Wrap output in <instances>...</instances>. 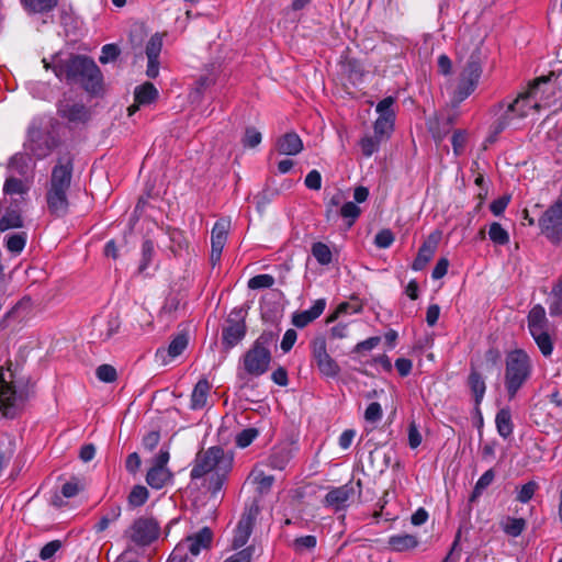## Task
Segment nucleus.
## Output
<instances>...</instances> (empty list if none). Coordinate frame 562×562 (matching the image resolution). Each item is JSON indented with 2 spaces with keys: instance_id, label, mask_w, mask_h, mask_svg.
Segmentation results:
<instances>
[{
  "instance_id": "obj_1",
  "label": "nucleus",
  "mask_w": 562,
  "mask_h": 562,
  "mask_svg": "<svg viewBox=\"0 0 562 562\" xmlns=\"http://www.w3.org/2000/svg\"><path fill=\"white\" fill-rule=\"evenodd\" d=\"M234 454L223 448L214 446L196 454L191 470V479L198 480L207 476L210 488L218 492L233 468Z\"/></svg>"
},
{
  "instance_id": "obj_2",
  "label": "nucleus",
  "mask_w": 562,
  "mask_h": 562,
  "mask_svg": "<svg viewBox=\"0 0 562 562\" xmlns=\"http://www.w3.org/2000/svg\"><path fill=\"white\" fill-rule=\"evenodd\" d=\"M44 67L53 68L55 76L60 80L79 81L86 90L95 92L100 88L101 71L97 64L82 56H71L67 60H61L59 57H54L52 64L43 60Z\"/></svg>"
},
{
  "instance_id": "obj_3",
  "label": "nucleus",
  "mask_w": 562,
  "mask_h": 562,
  "mask_svg": "<svg viewBox=\"0 0 562 562\" xmlns=\"http://www.w3.org/2000/svg\"><path fill=\"white\" fill-rule=\"evenodd\" d=\"M271 337L262 334L239 360L237 376L244 382L263 375L271 363L269 345Z\"/></svg>"
},
{
  "instance_id": "obj_4",
  "label": "nucleus",
  "mask_w": 562,
  "mask_h": 562,
  "mask_svg": "<svg viewBox=\"0 0 562 562\" xmlns=\"http://www.w3.org/2000/svg\"><path fill=\"white\" fill-rule=\"evenodd\" d=\"M532 364L529 356L521 349L507 353L505 361V387L508 397L516 396L531 375Z\"/></svg>"
},
{
  "instance_id": "obj_5",
  "label": "nucleus",
  "mask_w": 562,
  "mask_h": 562,
  "mask_svg": "<svg viewBox=\"0 0 562 562\" xmlns=\"http://www.w3.org/2000/svg\"><path fill=\"white\" fill-rule=\"evenodd\" d=\"M25 396L13 385V373L10 369H0V414L13 418L23 408Z\"/></svg>"
},
{
  "instance_id": "obj_6",
  "label": "nucleus",
  "mask_w": 562,
  "mask_h": 562,
  "mask_svg": "<svg viewBox=\"0 0 562 562\" xmlns=\"http://www.w3.org/2000/svg\"><path fill=\"white\" fill-rule=\"evenodd\" d=\"M212 542V531L204 527L199 532L188 536L180 541L171 552L167 562H192L189 557H196L203 549L210 547Z\"/></svg>"
},
{
  "instance_id": "obj_7",
  "label": "nucleus",
  "mask_w": 562,
  "mask_h": 562,
  "mask_svg": "<svg viewBox=\"0 0 562 562\" xmlns=\"http://www.w3.org/2000/svg\"><path fill=\"white\" fill-rule=\"evenodd\" d=\"M482 69L479 63L470 60L460 72L459 78L453 87H451V101L454 104L461 103L475 90Z\"/></svg>"
},
{
  "instance_id": "obj_8",
  "label": "nucleus",
  "mask_w": 562,
  "mask_h": 562,
  "mask_svg": "<svg viewBox=\"0 0 562 562\" xmlns=\"http://www.w3.org/2000/svg\"><path fill=\"white\" fill-rule=\"evenodd\" d=\"M533 108L538 112L544 109H550L557 104L558 87L550 77L538 78L526 91Z\"/></svg>"
},
{
  "instance_id": "obj_9",
  "label": "nucleus",
  "mask_w": 562,
  "mask_h": 562,
  "mask_svg": "<svg viewBox=\"0 0 562 562\" xmlns=\"http://www.w3.org/2000/svg\"><path fill=\"white\" fill-rule=\"evenodd\" d=\"M539 228L552 244L562 241V201L551 204L538 220Z\"/></svg>"
},
{
  "instance_id": "obj_10",
  "label": "nucleus",
  "mask_w": 562,
  "mask_h": 562,
  "mask_svg": "<svg viewBox=\"0 0 562 562\" xmlns=\"http://www.w3.org/2000/svg\"><path fill=\"white\" fill-rule=\"evenodd\" d=\"M53 143L49 136L43 130L32 124L27 131V138L24 143V150L31 157L43 159L50 154Z\"/></svg>"
},
{
  "instance_id": "obj_11",
  "label": "nucleus",
  "mask_w": 562,
  "mask_h": 562,
  "mask_svg": "<svg viewBox=\"0 0 562 562\" xmlns=\"http://www.w3.org/2000/svg\"><path fill=\"white\" fill-rule=\"evenodd\" d=\"M125 533L134 543L147 546L157 539L159 526L151 518H138Z\"/></svg>"
},
{
  "instance_id": "obj_12",
  "label": "nucleus",
  "mask_w": 562,
  "mask_h": 562,
  "mask_svg": "<svg viewBox=\"0 0 562 562\" xmlns=\"http://www.w3.org/2000/svg\"><path fill=\"white\" fill-rule=\"evenodd\" d=\"M312 355L322 374L333 378L339 373V366L327 352L325 338L317 337L312 341Z\"/></svg>"
},
{
  "instance_id": "obj_13",
  "label": "nucleus",
  "mask_w": 562,
  "mask_h": 562,
  "mask_svg": "<svg viewBox=\"0 0 562 562\" xmlns=\"http://www.w3.org/2000/svg\"><path fill=\"white\" fill-rule=\"evenodd\" d=\"M357 494H360V482H349L330 490L325 496V504L335 510H340L346 508Z\"/></svg>"
},
{
  "instance_id": "obj_14",
  "label": "nucleus",
  "mask_w": 562,
  "mask_h": 562,
  "mask_svg": "<svg viewBox=\"0 0 562 562\" xmlns=\"http://www.w3.org/2000/svg\"><path fill=\"white\" fill-rule=\"evenodd\" d=\"M231 229V220L226 217L220 218L213 226L211 232V261L216 265L221 260V256L227 241L228 232Z\"/></svg>"
},
{
  "instance_id": "obj_15",
  "label": "nucleus",
  "mask_w": 562,
  "mask_h": 562,
  "mask_svg": "<svg viewBox=\"0 0 562 562\" xmlns=\"http://www.w3.org/2000/svg\"><path fill=\"white\" fill-rule=\"evenodd\" d=\"M517 114L512 102L501 103L495 110V120L492 125L494 134H499L508 127H520L522 120Z\"/></svg>"
},
{
  "instance_id": "obj_16",
  "label": "nucleus",
  "mask_w": 562,
  "mask_h": 562,
  "mask_svg": "<svg viewBox=\"0 0 562 562\" xmlns=\"http://www.w3.org/2000/svg\"><path fill=\"white\" fill-rule=\"evenodd\" d=\"M189 336L187 333L177 334L167 348H159L156 351V359L166 366L179 357L188 347Z\"/></svg>"
},
{
  "instance_id": "obj_17",
  "label": "nucleus",
  "mask_w": 562,
  "mask_h": 562,
  "mask_svg": "<svg viewBox=\"0 0 562 562\" xmlns=\"http://www.w3.org/2000/svg\"><path fill=\"white\" fill-rule=\"evenodd\" d=\"M164 36L155 33L150 36L146 44L145 53L148 59L146 75L149 78H156L159 74V55L162 49Z\"/></svg>"
},
{
  "instance_id": "obj_18",
  "label": "nucleus",
  "mask_w": 562,
  "mask_h": 562,
  "mask_svg": "<svg viewBox=\"0 0 562 562\" xmlns=\"http://www.w3.org/2000/svg\"><path fill=\"white\" fill-rule=\"evenodd\" d=\"M158 90L151 82H145L137 86L134 90V104L127 108L128 116L134 115L139 106L149 105L155 102L158 98Z\"/></svg>"
},
{
  "instance_id": "obj_19",
  "label": "nucleus",
  "mask_w": 562,
  "mask_h": 562,
  "mask_svg": "<svg viewBox=\"0 0 562 562\" xmlns=\"http://www.w3.org/2000/svg\"><path fill=\"white\" fill-rule=\"evenodd\" d=\"M32 157L27 153H16L13 155L7 166V175L31 178L33 180Z\"/></svg>"
},
{
  "instance_id": "obj_20",
  "label": "nucleus",
  "mask_w": 562,
  "mask_h": 562,
  "mask_svg": "<svg viewBox=\"0 0 562 562\" xmlns=\"http://www.w3.org/2000/svg\"><path fill=\"white\" fill-rule=\"evenodd\" d=\"M72 164L69 159H59L52 170L49 187L68 190L71 182Z\"/></svg>"
},
{
  "instance_id": "obj_21",
  "label": "nucleus",
  "mask_w": 562,
  "mask_h": 562,
  "mask_svg": "<svg viewBox=\"0 0 562 562\" xmlns=\"http://www.w3.org/2000/svg\"><path fill=\"white\" fill-rule=\"evenodd\" d=\"M68 190L48 187L46 201L48 210L52 214L56 216H63L68 211Z\"/></svg>"
},
{
  "instance_id": "obj_22",
  "label": "nucleus",
  "mask_w": 562,
  "mask_h": 562,
  "mask_svg": "<svg viewBox=\"0 0 562 562\" xmlns=\"http://www.w3.org/2000/svg\"><path fill=\"white\" fill-rule=\"evenodd\" d=\"M33 180L31 178H18L13 175H7L4 184H3V193L4 195H18L21 200H24V195L31 189Z\"/></svg>"
},
{
  "instance_id": "obj_23",
  "label": "nucleus",
  "mask_w": 562,
  "mask_h": 562,
  "mask_svg": "<svg viewBox=\"0 0 562 562\" xmlns=\"http://www.w3.org/2000/svg\"><path fill=\"white\" fill-rule=\"evenodd\" d=\"M326 306V301L324 299H318L314 302V304L305 311L295 313L292 317V323L294 326L299 328H303L307 326L310 323L318 318Z\"/></svg>"
},
{
  "instance_id": "obj_24",
  "label": "nucleus",
  "mask_w": 562,
  "mask_h": 562,
  "mask_svg": "<svg viewBox=\"0 0 562 562\" xmlns=\"http://www.w3.org/2000/svg\"><path fill=\"white\" fill-rule=\"evenodd\" d=\"M276 146L279 154L294 156L302 151L303 142L296 133L291 132L282 135Z\"/></svg>"
},
{
  "instance_id": "obj_25",
  "label": "nucleus",
  "mask_w": 562,
  "mask_h": 562,
  "mask_svg": "<svg viewBox=\"0 0 562 562\" xmlns=\"http://www.w3.org/2000/svg\"><path fill=\"white\" fill-rule=\"evenodd\" d=\"M438 236H430L418 250V254L412 265V269L419 271L426 267V265L432 259L438 244Z\"/></svg>"
},
{
  "instance_id": "obj_26",
  "label": "nucleus",
  "mask_w": 562,
  "mask_h": 562,
  "mask_svg": "<svg viewBox=\"0 0 562 562\" xmlns=\"http://www.w3.org/2000/svg\"><path fill=\"white\" fill-rule=\"evenodd\" d=\"M58 112L61 116L71 122H82L87 119V110L81 103L64 100L58 105Z\"/></svg>"
},
{
  "instance_id": "obj_27",
  "label": "nucleus",
  "mask_w": 562,
  "mask_h": 562,
  "mask_svg": "<svg viewBox=\"0 0 562 562\" xmlns=\"http://www.w3.org/2000/svg\"><path fill=\"white\" fill-rule=\"evenodd\" d=\"M228 322V326L223 331V340L226 346L234 347L244 338L246 326L243 321L232 322L229 318Z\"/></svg>"
},
{
  "instance_id": "obj_28",
  "label": "nucleus",
  "mask_w": 562,
  "mask_h": 562,
  "mask_svg": "<svg viewBox=\"0 0 562 562\" xmlns=\"http://www.w3.org/2000/svg\"><path fill=\"white\" fill-rule=\"evenodd\" d=\"M390 548L396 552L412 550L418 546V540L409 533L393 535L389 538Z\"/></svg>"
},
{
  "instance_id": "obj_29",
  "label": "nucleus",
  "mask_w": 562,
  "mask_h": 562,
  "mask_svg": "<svg viewBox=\"0 0 562 562\" xmlns=\"http://www.w3.org/2000/svg\"><path fill=\"white\" fill-rule=\"evenodd\" d=\"M3 241L7 250L11 255L18 256L25 248L27 234L25 232L11 233L4 236Z\"/></svg>"
},
{
  "instance_id": "obj_30",
  "label": "nucleus",
  "mask_w": 562,
  "mask_h": 562,
  "mask_svg": "<svg viewBox=\"0 0 562 562\" xmlns=\"http://www.w3.org/2000/svg\"><path fill=\"white\" fill-rule=\"evenodd\" d=\"M528 328L530 333L548 328L546 311L541 305H535L528 314Z\"/></svg>"
},
{
  "instance_id": "obj_31",
  "label": "nucleus",
  "mask_w": 562,
  "mask_h": 562,
  "mask_svg": "<svg viewBox=\"0 0 562 562\" xmlns=\"http://www.w3.org/2000/svg\"><path fill=\"white\" fill-rule=\"evenodd\" d=\"M512 104L518 113L517 115L520 116L522 121L528 117H533L539 113L537 108L531 106L532 102L526 92L520 93L514 101H512Z\"/></svg>"
},
{
  "instance_id": "obj_32",
  "label": "nucleus",
  "mask_w": 562,
  "mask_h": 562,
  "mask_svg": "<svg viewBox=\"0 0 562 562\" xmlns=\"http://www.w3.org/2000/svg\"><path fill=\"white\" fill-rule=\"evenodd\" d=\"M172 477L169 469L151 468L147 472L146 482L156 490L162 488Z\"/></svg>"
},
{
  "instance_id": "obj_33",
  "label": "nucleus",
  "mask_w": 562,
  "mask_h": 562,
  "mask_svg": "<svg viewBox=\"0 0 562 562\" xmlns=\"http://www.w3.org/2000/svg\"><path fill=\"white\" fill-rule=\"evenodd\" d=\"M495 424L498 435L504 439L508 438L513 434L514 425L509 408H502L498 411L495 417Z\"/></svg>"
},
{
  "instance_id": "obj_34",
  "label": "nucleus",
  "mask_w": 562,
  "mask_h": 562,
  "mask_svg": "<svg viewBox=\"0 0 562 562\" xmlns=\"http://www.w3.org/2000/svg\"><path fill=\"white\" fill-rule=\"evenodd\" d=\"M210 384L206 380L199 381L191 395V408L201 409L206 405Z\"/></svg>"
},
{
  "instance_id": "obj_35",
  "label": "nucleus",
  "mask_w": 562,
  "mask_h": 562,
  "mask_svg": "<svg viewBox=\"0 0 562 562\" xmlns=\"http://www.w3.org/2000/svg\"><path fill=\"white\" fill-rule=\"evenodd\" d=\"M396 102V98L394 97H386L382 99L380 102H378L375 106V112L378 114V117L383 121H390L392 123H395L396 119V112L394 110V104Z\"/></svg>"
},
{
  "instance_id": "obj_36",
  "label": "nucleus",
  "mask_w": 562,
  "mask_h": 562,
  "mask_svg": "<svg viewBox=\"0 0 562 562\" xmlns=\"http://www.w3.org/2000/svg\"><path fill=\"white\" fill-rule=\"evenodd\" d=\"M21 227H23V218L19 211L9 210L0 218V232Z\"/></svg>"
},
{
  "instance_id": "obj_37",
  "label": "nucleus",
  "mask_w": 562,
  "mask_h": 562,
  "mask_svg": "<svg viewBox=\"0 0 562 562\" xmlns=\"http://www.w3.org/2000/svg\"><path fill=\"white\" fill-rule=\"evenodd\" d=\"M251 533V524L249 518H243L236 528L235 536L233 539V547L238 549L246 544Z\"/></svg>"
},
{
  "instance_id": "obj_38",
  "label": "nucleus",
  "mask_w": 562,
  "mask_h": 562,
  "mask_svg": "<svg viewBox=\"0 0 562 562\" xmlns=\"http://www.w3.org/2000/svg\"><path fill=\"white\" fill-rule=\"evenodd\" d=\"M469 385L474 395L475 404L480 405L484 397L485 390H486L484 379L482 378V375L479 372L472 371L469 376Z\"/></svg>"
},
{
  "instance_id": "obj_39",
  "label": "nucleus",
  "mask_w": 562,
  "mask_h": 562,
  "mask_svg": "<svg viewBox=\"0 0 562 562\" xmlns=\"http://www.w3.org/2000/svg\"><path fill=\"white\" fill-rule=\"evenodd\" d=\"M292 458L291 451L288 448L276 449L269 457V465L276 470H283Z\"/></svg>"
},
{
  "instance_id": "obj_40",
  "label": "nucleus",
  "mask_w": 562,
  "mask_h": 562,
  "mask_svg": "<svg viewBox=\"0 0 562 562\" xmlns=\"http://www.w3.org/2000/svg\"><path fill=\"white\" fill-rule=\"evenodd\" d=\"M121 516V507L112 506L106 510V513L99 519V521L93 526V529L97 533L103 532L109 528V526L115 522Z\"/></svg>"
},
{
  "instance_id": "obj_41",
  "label": "nucleus",
  "mask_w": 562,
  "mask_h": 562,
  "mask_svg": "<svg viewBox=\"0 0 562 562\" xmlns=\"http://www.w3.org/2000/svg\"><path fill=\"white\" fill-rule=\"evenodd\" d=\"M530 334L535 339L537 346L539 347L541 353L544 357L550 356L553 351V342L551 336L549 335L548 328L543 330H537V333Z\"/></svg>"
},
{
  "instance_id": "obj_42",
  "label": "nucleus",
  "mask_w": 562,
  "mask_h": 562,
  "mask_svg": "<svg viewBox=\"0 0 562 562\" xmlns=\"http://www.w3.org/2000/svg\"><path fill=\"white\" fill-rule=\"evenodd\" d=\"M249 480L258 486L260 493L269 491L273 484V476L265 474L258 467L251 471Z\"/></svg>"
},
{
  "instance_id": "obj_43",
  "label": "nucleus",
  "mask_w": 562,
  "mask_h": 562,
  "mask_svg": "<svg viewBox=\"0 0 562 562\" xmlns=\"http://www.w3.org/2000/svg\"><path fill=\"white\" fill-rule=\"evenodd\" d=\"M382 140L384 139L375 134L363 136L359 142L362 155L367 158L371 157L379 150Z\"/></svg>"
},
{
  "instance_id": "obj_44",
  "label": "nucleus",
  "mask_w": 562,
  "mask_h": 562,
  "mask_svg": "<svg viewBox=\"0 0 562 562\" xmlns=\"http://www.w3.org/2000/svg\"><path fill=\"white\" fill-rule=\"evenodd\" d=\"M502 529L505 533L512 537H518L526 527V521L522 518L507 517L501 522Z\"/></svg>"
},
{
  "instance_id": "obj_45",
  "label": "nucleus",
  "mask_w": 562,
  "mask_h": 562,
  "mask_svg": "<svg viewBox=\"0 0 562 562\" xmlns=\"http://www.w3.org/2000/svg\"><path fill=\"white\" fill-rule=\"evenodd\" d=\"M312 255L316 261L322 266H327L333 260V254L330 248L321 241L314 243L312 246Z\"/></svg>"
},
{
  "instance_id": "obj_46",
  "label": "nucleus",
  "mask_w": 562,
  "mask_h": 562,
  "mask_svg": "<svg viewBox=\"0 0 562 562\" xmlns=\"http://www.w3.org/2000/svg\"><path fill=\"white\" fill-rule=\"evenodd\" d=\"M24 8L34 13L48 12L57 4V0H22Z\"/></svg>"
},
{
  "instance_id": "obj_47",
  "label": "nucleus",
  "mask_w": 562,
  "mask_h": 562,
  "mask_svg": "<svg viewBox=\"0 0 562 562\" xmlns=\"http://www.w3.org/2000/svg\"><path fill=\"white\" fill-rule=\"evenodd\" d=\"M488 237L496 245H506L509 243L508 232L497 222H493L488 228Z\"/></svg>"
},
{
  "instance_id": "obj_48",
  "label": "nucleus",
  "mask_w": 562,
  "mask_h": 562,
  "mask_svg": "<svg viewBox=\"0 0 562 562\" xmlns=\"http://www.w3.org/2000/svg\"><path fill=\"white\" fill-rule=\"evenodd\" d=\"M494 477H495V473L492 469L484 472L481 475V477L477 480V482L473 488V492L471 495V501H474L475 498L480 497L482 495V493L484 492V490L492 484V482L494 481Z\"/></svg>"
},
{
  "instance_id": "obj_49",
  "label": "nucleus",
  "mask_w": 562,
  "mask_h": 562,
  "mask_svg": "<svg viewBox=\"0 0 562 562\" xmlns=\"http://www.w3.org/2000/svg\"><path fill=\"white\" fill-rule=\"evenodd\" d=\"M549 311L551 315H562V279L552 290Z\"/></svg>"
},
{
  "instance_id": "obj_50",
  "label": "nucleus",
  "mask_w": 562,
  "mask_h": 562,
  "mask_svg": "<svg viewBox=\"0 0 562 562\" xmlns=\"http://www.w3.org/2000/svg\"><path fill=\"white\" fill-rule=\"evenodd\" d=\"M259 431L256 428H246L239 431L235 437V443L238 448H247L258 437Z\"/></svg>"
},
{
  "instance_id": "obj_51",
  "label": "nucleus",
  "mask_w": 562,
  "mask_h": 562,
  "mask_svg": "<svg viewBox=\"0 0 562 562\" xmlns=\"http://www.w3.org/2000/svg\"><path fill=\"white\" fill-rule=\"evenodd\" d=\"M148 498V491L145 486L136 485L128 495V503L133 507L142 506Z\"/></svg>"
},
{
  "instance_id": "obj_52",
  "label": "nucleus",
  "mask_w": 562,
  "mask_h": 562,
  "mask_svg": "<svg viewBox=\"0 0 562 562\" xmlns=\"http://www.w3.org/2000/svg\"><path fill=\"white\" fill-rule=\"evenodd\" d=\"M394 125L395 123L376 117L373 123L374 134L383 139H389L394 131Z\"/></svg>"
},
{
  "instance_id": "obj_53",
  "label": "nucleus",
  "mask_w": 562,
  "mask_h": 562,
  "mask_svg": "<svg viewBox=\"0 0 562 562\" xmlns=\"http://www.w3.org/2000/svg\"><path fill=\"white\" fill-rule=\"evenodd\" d=\"M317 544L315 536L307 535L299 537L293 541V548L296 552L302 553L306 550H313Z\"/></svg>"
},
{
  "instance_id": "obj_54",
  "label": "nucleus",
  "mask_w": 562,
  "mask_h": 562,
  "mask_svg": "<svg viewBox=\"0 0 562 562\" xmlns=\"http://www.w3.org/2000/svg\"><path fill=\"white\" fill-rule=\"evenodd\" d=\"M274 284V278L270 274H258L249 279L248 288L252 290L268 289Z\"/></svg>"
},
{
  "instance_id": "obj_55",
  "label": "nucleus",
  "mask_w": 562,
  "mask_h": 562,
  "mask_svg": "<svg viewBox=\"0 0 562 562\" xmlns=\"http://www.w3.org/2000/svg\"><path fill=\"white\" fill-rule=\"evenodd\" d=\"M262 140L261 133L255 127H247L243 137V145L248 148L257 147Z\"/></svg>"
},
{
  "instance_id": "obj_56",
  "label": "nucleus",
  "mask_w": 562,
  "mask_h": 562,
  "mask_svg": "<svg viewBox=\"0 0 562 562\" xmlns=\"http://www.w3.org/2000/svg\"><path fill=\"white\" fill-rule=\"evenodd\" d=\"M383 416V409L378 402H372L364 411V420L370 424H376Z\"/></svg>"
},
{
  "instance_id": "obj_57",
  "label": "nucleus",
  "mask_w": 562,
  "mask_h": 562,
  "mask_svg": "<svg viewBox=\"0 0 562 562\" xmlns=\"http://www.w3.org/2000/svg\"><path fill=\"white\" fill-rule=\"evenodd\" d=\"M340 215L348 220V225L351 226L360 215V207L353 202H346L340 209Z\"/></svg>"
},
{
  "instance_id": "obj_58",
  "label": "nucleus",
  "mask_w": 562,
  "mask_h": 562,
  "mask_svg": "<svg viewBox=\"0 0 562 562\" xmlns=\"http://www.w3.org/2000/svg\"><path fill=\"white\" fill-rule=\"evenodd\" d=\"M95 374L100 381L105 383L114 382L117 378L115 368L110 364H102L98 367Z\"/></svg>"
},
{
  "instance_id": "obj_59",
  "label": "nucleus",
  "mask_w": 562,
  "mask_h": 562,
  "mask_svg": "<svg viewBox=\"0 0 562 562\" xmlns=\"http://www.w3.org/2000/svg\"><path fill=\"white\" fill-rule=\"evenodd\" d=\"M538 485L533 481H529L524 484L517 492V499L520 503H528L535 495Z\"/></svg>"
},
{
  "instance_id": "obj_60",
  "label": "nucleus",
  "mask_w": 562,
  "mask_h": 562,
  "mask_svg": "<svg viewBox=\"0 0 562 562\" xmlns=\"http://www.w3.org/2000/svg\"><path fill=\"white\" fill-rule=\"evenodd\" d=\"M120 54V49L114 44H106L102 47L99 60L101 64H106L114 60Z\"/></svg>"
},
{
  "instance_id": "obj_61",
  "label": "nucleus",
  "mask_w": 562,
  "mask_h": 562,
  "mask_svg": "<svg viewBox=\"0 0 562 562\" xmlns=\"http://www.w3.org/2000/svg\"><path fill=\"white\" fill-rule=\"evenodd\" d=\"M394 241V235L390 229L380 231L374 238V243L379 248H389Z\"/></svg>"
},
{
  "instance_id": "obj_62",
  "label": "nucleus",
  "mask_w": 562,
  "mask_h": 562,
  "mask_svg": "<svg viewBox=\"0 0 562 562\" xmlns=\"http://www.w3.org/2000/svg\"><path fill=\"white\" fill-rule=\"evenodd\" d=\"M60 547H61V543L58 540H54V541L46 543L40 552L41 559L49 560L50 558H53L56 554V552L60 549Z\"/></svg>"
},
{
  "instance_id": "obj_63",
  "label": "nucleus",
  "mask_w": 562,
  "mask_h": 562,
  "mask_svg": "<svg viewBox=\"0 0 562 562\" xmlns=\"http://www.w3.org/2000/svg\"><path fill=\"white\" fill-rule=\"evenodd\" d=\"M305 186L311 190H319L322 187V176L317 170H311L304 180Z\"/></svg>"
},
{
  "instance_id": "obj_64",
  "label": "nucleus",
  "mask_w": 562,
  "mask_h": 562,
  "mask_svg": "<svg viewBox=\"0 0 562 562\" xmlns=\"http://www.w3.org/2000/svg\"><path fill=\"white\" fill-rule=\"evenodd\" d=\"M251 557L252 549L246 548L227 558L224 562H250Z\"/></svg>"
}]
</instances>
